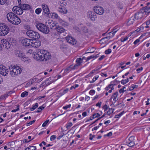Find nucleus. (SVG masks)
Returning <instances> with one entry per match:
<instances>
[{"label":"nucleus","instance_id":"nucleus-39","mask_svg":"<svg viewBox=\"0 0 150 150\" xmlns=\"http://www.w3.org/2000/svg\"><path fill=\"white\" fill-rule=\"evenodd\" d=\"M44 108V107L42 106L39 107V108H38V110H37L36 112H41V111Z\"/></svg>","mask_w":150,"mask_h":150},{"label":"nucleus","instance_id":"nucleus-10","mask_svg":"<svg viewBox=\"0 0 150 150\" xmlns=\"http://www.w3.org/2000/svg\"><path fill=\"white\" fill-rule=\"evenodd\" d=\"M66 41L70 44L74 45L76 44V40L70 35H68L66 37Z\"/></svg>","mask_w":150,"mask_h":150},{"label":"nucleus","instance_id":"nucleus-60","mask_svg":"<svg viewBox=\"0 0 150 150\" xmlns=\"http://www.w3.org/2000/svg\"><path fill=\"white\" fill-rule=\"evenodd\" d=\"M126 90H125L123 88H121L119 90V92L120 93H123Z\"/></svg>","mask_w":150,"mask_h":150},{"label":"nucleus","instance_id":"nucleus-40","mask_svg":"<svg viewBox=\"0 0 150 150\" xmlns=\"http://www.w3.org/2000/svg\"><path fill=\"white\" fill-rule=\"evenodd\" d=\"M71 67V66H69L68 68H66V71L67 70H71L72 69H75L76 67V66H73L72 67Z\"/></svg>","mask_w":150,"mask_h":150},{"label":"nucleus","instance_id":"nucleus-30","mask_svg":"<svg viewBox=\"0 0 150 150\" xmlns=\"http://www.w3.org/2000/svg\"><path fill=\"white\" fill-rule=\"evenodd\" d=\"M95 50V48L94 47H92L91 48H90L87 50V51L88 52H86V53H93L94 52Z\"/></svg>","mask_w":150,"mask_h":150},{"label":"nucleus","instance_id":"nucleus-13","mask_svg":"<svg viewBox=\"0 0 150 150\" xmlns=\"http://www.w3.org/2000/svg\"><path fill=\"white\" fill-rule=\"evenodd\" d=\"M32 40L27 38H25L22 40L21 43L25 47H28L31 45Z\"/></svg>","mask_w":150,"mask_h":150},{"label":"nucleus","instance_id":"nucleus-3","mask_svg":"<svg viewBox=\"0 0 150 150\" xmlns=\"http://www.w3.org/2000/svg\"><path fill=\"white\" fill-rule=\"evenodd\" d=\"M22 71L19 66H13L10 69V74L12 77H16L20 74Z\"/></svg>","mask_w":150,"mask_h":150},{"label":"nucleus","instance_id":"nucleus-61","mask_svg":"<svg viewBox=\"0 0 150 150\" xmlns=\"http://www.w3.org/2000/svg\"><path fill=\"white\" fill-rule=\"evenodd\" d=\"M5 98V95H3L1 96L0 98V100H3Z\"/></svg>","mask_w":150,"mask_h":150},{"label":"nucleus","instance_id":"nucleus-25","mask_svg":"<svg viewBox=\"0 0 150 150\" xmlns=\"http://www.w3.org/2000/svg\"><path fill=\"white\" fill-rule=\"evenodd\" d=\"M59 11L62 13H65V8L62 4L59 8Z\"/></svg>","mask_w":150,"mask_h":150},{"label":"nucleus","instance_id":"nucleus-21","mask_svg":"<svg viewBox=\"0 0 150 150\" xmlns=\"http://www.w3.org/2000/svg\"><path fill=\"white\" fill-rule=\"evenodd\" d=\"M55 29L58 32L61 33L64 32L65 31V29L59 26L56 27Z\"/></svg>","mask_w":150,"mask_h":150},{"label":"nucleus","instance_id":"nucleus-57","mask_svg":"<svg viewBox=\"0 0 150 150\" xmlns=\"http://www.w3.org/2000/svg\"><path fill=\"white\" fill-rule=\"evenodd\" d=\"M65 38H61L60 40L61 44H63V43L65 41Z\"/></svg>","mask_w":150,"mask_h":150},{"label":"nucleus","instance_id":"nucleus-18","mask_svg":"<svg viewBox=\"0 0 150 150\" xmlns=\"http://www.w3.org/2000/svg\"><path fill=\"white\" fill-rule=\"evenodd\" d=\"M14 53L16 57L21 58L23 57L24 54L22 51L17 50H14Z\"/></svg>","mask_w":150,"mask_h":150},{"label":"nucleus","instance_id":"nucleus-8","mask_svg":"<svg viewBox=\"0 0 150 150\" xmlns=\"http://www.w3.org/2000/svg\"><path fill=\"white\" fill-rule=\"evenodd\" d=\"M12 11L14 13L19 15L22 14L23 13V10L20 6H14L12 8Z\"/></svg>","mask_w":150,"mask_h":150},{"label":"nucleus","instance_id":"nucleus-37","mask_svg":"<svg viewBox=\"0 0 150 150\" xmlns=\"http://www.w3.org/2000/svg\"><path fill=\"white\" fill-rule=\"evenodd\" d=\"M41 11L42 9L41 8H37L35 10V13L37 14H39Z\"/></svg>","mask_w":150,"mask_h":150},{"label":"nucleus","instance_id":"nucleus-1","mask_svg":"<svg viewBox=\"0 0 150 150\" xmlns=\"http://www.w3.org/2000/svg\"><path fill=\"white\" fill-rule=\"evenodd\" d=\"M33 57L37 60L47 61L50 58L51 54L47 51L38 49L36 53L35 52Z\"/></svg>","mask_w":150,"mask_h":150},{"label":"nucleus","instance_id":"nucleus-54","mask_svg":"<svg viewBox=\"0 0 150 150\" xmlns=\"http://www.w3.org/2000/svg\"><path fill=\"white\" fill-rule=\"evenodd\" d=\"M72 124L71 122H70L68 123L67 125L66 126V128L69 129L70 127L72 126Z\"/></svg>","mask_w":150,"mask_h":150},{"label":"nucleus","instance_id":"nucleus-12","mask_svg":"<svg viewBox=\"0 0 150 150\" xmlns=\"http://www.w3.org/2000/svg\"><path fill=\"white\" fill-rule=\"evenodd\" d=\"M8 72V68H7L6 66L0 67V74L4 76H6Z\"/></svg>","mask_w":150,"mask_h":150},{"label":"nucleus","instance_id":"nucleus-44","mask_svg":"<svg viewBox=\"0 0 150 150\" xmlns=\"http://www.w3.org/2000/svg\"><path fill=\"white\" fill-rule=\"evenodd\" d=\"M111 52V50L110 49H108L105 51V53L106 54H109Z\"/></svg>","mask_w":150,"mask_h":150},{"label":"nucleus","instance_id":"nucleus-48","mask_svg":"<svg viewBox=\"0 0 150 150\" xmlns=\"http://www.w3.org/2000/svg\"><path fill=\"white\" fill-rule=\"evenodd\" d=\"M101 68V67H100L99 68H96V69H93L92 71H91V73H93V74L96 71H97L98 70H99Z\"/></svg>","mask_w":150,"mask_h":150},{"label":"nucleus","instance_id":"nucleus-56","mask_svg":"<svg viewBox=\"0 0 150 150\" xmlns=\"http://www.w3.org/2000/svg\"><path fill=\"white\" fill-rule=\"evenodd\" d=\"M95 93V91L93 90H91L89 92V93L91 95H93Z\"/></svg>","mask_w":150,"mask_h":150},{"label":"nucleus","instance_id":"nucleus-22","mask_svg":"<svg viewBox=\"0 0 150 150\" xmlns=\"http://www.w3.org/2000/svg\"><path fill=\"white\" fill-rule=\"evenodd\" d=\"M143 16V13H137L135 15L134 18L137 20L141 18Z\"/></svg>","mask_w":150,"mask_h":150},{"label":"nucleus","instance_id":"nucleus-33","mask_svg":"<svg viewBox=\"0 0 150 150\" xmlns=\"http://www.w3.org/2000/svg\"><path fill=\"white\" fill-rule=\"evenodd\" d=\"M56 25L54 22H52L51 24L49 25L51 28H54V29H55V28L56 27Z\"/></svg>","mask_w":150,"mask_h":150},{"label":"nucleus","instance_id":"nucleus-45","mask_svg":"<svg viewBox=\"0 0 150 150\" xmlns=\"http://www.w3.org/2000/svg\"><path fill=\"white\" fill-rule=\"evenodd\" d=\"M99 76H96L95 78H93L92 81L90 82V83H92L94 82L95 81H96L97 79L98 78Z\"/></svg>","mask_w":150,"mask_h":150},{"label":"nucleus","instance_id":"nucleus-19","mask_svg":"<svg viewBox=\"0 0 150 150\" xmlns=\"http://www.w3.org/2000/svg\"><path fill=\"white\" fill-rule=\"evenodd\" d=\"M117 31V30L116 29H114L112 31L109 33L108 34L110 36L106 37L105 38H103V39L108 38H109V39H110V37H112L114 35L115 33Z\"/></svg>","mask_w":150,"mask_h":150},{"label":"nucleus","instance_id":"nucleus-14","mask_svg":"<svg viewBox=\"0 0 150 150\" xmlns=\"http://www.w3.org/2000/svg\"><path fill=\"white\" fill-rule=\"evenodd\" d=\"M1 43L2 45V47H3L7 49H8L11 47V45L10 43L5 39L1 40Z\"/></svg>","mask_w":150,"mask_h":150},{"label":"nucleus","instance_id":"nucleus-41","mask_svg":"<svg viewBox=\"0 0 150 150\" xmlns=\"http://www.w3.org/2000/svg\"><path fill=\"white\" fill-rule=\"evenodd\" d=\"M29 150H36V148L35 146H29L28 147Z\"/></svg>","mask_w":150,"mask_h":150},{"label":"nucleus","instance_id":"nucleus-11","mask_svg":"<svg viewBox=\"0 0 150 150\" xmlns=\"http://www.w3.org/2000/svg\"><path fill=\"white\" fill-rule=\"evenodd\" d=\"M87 16L88 18H90L92 21H95L96 18L97 17L95 13L90 11L88 12Z\"/></svg>","mask_w":150,"mask_h":150},{"label":"nucleus","instance_id":"nucleus-36","mask_svg":"<svg viewBox=\"0 0 150 150\" xmlns=\"http://www.w3.org/2000/svg\"><path fill=\"white\" fill-rule=\"evenodd\" d=\"M38 106V104L37 103H35V105H34L32 108H30V110L31 111H33L37 108Z\"/></svg>","mask_w":150,"mask_h":150},{"label":"nucleus","instance_id":"nucleus-58","mask_svg":"<svg viewBox=\"0 0 150 150\" xmlns=\"http://www.w3.org/2000/svg\"><path fill=\"white\" fill-rule=\"evenodd\" d=\"M111 85L109 84L108 86L106 87L105 89L106 91H108L109 89L111 88Z\"/></svg>","mask_w":150,"mask_h":150},{"label":"nucleus","instance_id":"nucleus-59","mask_svg":"<svg viewBox=\"0 0 150 150\" xmlns=\"http://www.w3.org/2000/svg\"><path fill=\"white\" fill-rule=\"evenodd\" d=\"M143 69L142 67H141L140 68H138L137 69V71H138V73H139L141 71H142Z\"/></svg>","mask_w":150,"mask_h":150},{"label":"nucleus","instance_id":"nucleus-2","mask_svg":"<svg viewBox=\"0 0 150 150\" xmlns=\"http://www.w3.org/2000/svg\"><path fill=\"white\" fill-rule=\"evenodd\" d=\"M6 18L9 22L14 25H18L21 22L20 18L14 13L10 12L6 15Z\"/></svg>","mask_w":150,"mask_h":150},{"label":"nucleus","instance_id":"nucleus-17","mask_svg":"<svg viewBox=\"0 0 150 150\" xmlns=\"http://www.w3.org/2000/svg\"><path fill=\"white\" fill-rule=\"evenodd\" d=\"M43 11L45 13L47 14L50 13V10L48 7L47 5L45 4H43L42 5Z\"/></svg>","mask_w":150,"mask_h":150},{"label":"nucleus","instance_id":"nucleus-15","mask_svg":"<svg viewBox=\"0 0 150 150\" xmlns=\"http://www.w3.org/2000/svg\"><path fill=\"white\" fill-rule=\"evenodd\" d=\"M41 42L39 40H32L31 42V46L34 47H38L40 46Z\"/></svg>","mask_w":150,"mask_h":150},{"label":"nucleus","instance_id":"nucleus-7","mask_svg":"<svg viewBox=\"0 0 150 150\" xmlns=\"http://www.w3.org/2000/svg\"><path fill=\"white\" fill-rule=\"evenodd\" d=\"M134 136H131L128 139H126L125 143L129 146H133L135 144L134 142Z\"/></svg>","mask_w":150,"mask_h":150},{"label":"nucleus","instance_id":"nucleus-55","mask_svg":"<svg viewBox=\"0 0 150 150\" xmlns=\"http://www.w3.org/2000/svg\"><path fill=\"white\" fill-rule=\"evenodd\" d=\"M103 109H104V111H106L108 108V106L105 104L103 107Z\"/></svg>","mask_w":150,"mask_h":150},{"label":"nucleus","instance_id":"nucleus-35","mask_svg":"<svg viewBox=\"0 0 150 150\" xmlns=\"http://www.w3.org/2000/svg\"><path fill=\"white\" fill-rule=\"evenodd\" d=\"M52 18L57 19L59 16L56 13H52Z\"/></svg>","mask_w":150,"mask_h":150},{"label":"nucleus","instance_id":"nucleus-49","mask_svg":"<svg viewBox=\"0 0 150 150\" xmlns=\"http://www.w3.org/2000/svg\"><path fill=\"white\" fill-rule=\"evenodd\" d=\"M94 57L95 56L93 55L87 58L86 59V61H87L91 59L94 58Z\"/></svg>","mask_w":150,"mask_h":150},{"label":"nucleus","instance_id":"nucleus-63","mask_svg":"<svg viewBox=\"0 0 150 150\" xmlns=\"http://www.w3.org/2000/svg\"><path fill=\"white\" fill-rule=\"evenodd\" d=\"M101 104V102H98L96 104V106H98L99 108L100 107Z\"/></svg>","mask_w":150,"mask_h":150},{"label":"nucleus","instance_id":"nucleus-9","mask_svg":"<svg viewBox=\"0 0 150 150\" xmlns=\"http://www.w3.org/2000/svg\"><path fill=\"white\" fill-rule=\"evenodd\" d=\"M94 10L96 13L100 15H102L104 12L103 8L99 6L94 7Z\"/></svg>","mask_w":150,"mask_h":150},{"label":"nucleus","instance_id":"nucleus-5","mask_svg":"<svg viewBox=\"0 0 150 150\" xmlns=\"http://www.w3.org/2000/svg\"><path fill=\"white\" fill-rule=\"evenodd\" d=\"M9 31V28L4 23H0V35L4 36Z\"/></svg>","mask_w":150,"mask_h":150},{"label":"nucleus","instance_id":"nucleus-28","mask_svg":"<svg viewBox=\"0 0 150 150\" xmlns=\"http://www.w3.org/2000/svg\"><path fill=\"white\" fill-rule=\"evenodd\" d=\"M61 129L62 130V133L59 135V136L57 138V139H60L62 137H63L65 135L64 132H65V130L64 129H63V128H61Z\"/></svg>","mask_w":150,"mask_h":150},{"label":"nucleus","instance_id":"nucleus-52","mask_svg":"<svg viewBox=\"0 0 150 150\" xmlns=\"http://www.w3.org/2000/svg\"><path fill=\"white\" fill-rule=\"evenodd\" d=\"M65 44H61L60 45V49L62 50H64L65 49Z\"/></svg>","mask_w":150,"mask_h":150},{"label":"nucleus","instance_id":"nucleus-16","mask_svg":"<svg viewBox=\"0 0 150 150\" xmlns=\"http://www.w3.org/2000/svg\"><path fill=\"white\" fill-rule=\"evenodd\" d=\"M19 6L21 8L22 10H27L31 8V6L29 5L24 4L21 3H20Z\"/></svg>","mask_w":150,"mask_h":150},{"label":"nucleus","instance_id":"nucleus-24","mask_svg":"<svg viewBox=\"0 0 150 150\" xmlns=\"http://www.w3.org/2000/svg\"><path fill=\"white\" fill-rule=\"evenodd\" d=\"M134 21V19L133 17H131L127 22V25H132Z\"/></svg>","mask_w":150,"mask_h":150},{"label":"nucleus","instance_id":"nucleus-26","mask_svg":"<svg viewBox=\"0 0 150 150\" xmlns=\"http://www.w3.org/2000/svg\"><path fill=\"white\" fill-rule=\"evenodd\" d=\"M143 9L144 12L146 13H147V14L150 13V6H146L143 8Z\"/></svg>","mask_w":150,"mask_h":150},{"label":"nucleus","instance_id":"nucleus-43","mask_svg":"<svg viewBox=\"0 0 150 150\" xmlns=\"http://www.w3.org/2000/svg\"><path fill=\"white\" fill-rule=\"evenodd\" d=\"M49 120H47L45 121L42 124V127H45L46 125H47V124L49 122Z\"/></svg>","mask_w":150,"mask_h":150},{"label":"nucleus","instance_id":"nucleus-38","mask_svg":"<svg viewBox=\"0 0 150 150\" xmlns=\"http://www.w3.org/2000/svg\"><path fill=\"white\" fill-rule=\"evenodd\" d=\"M124 111H123L119 114L115 116V117L116 118H119L124 113Z\"/></svg>","mask_w":150,"mask_h":150},{"label":"nucleus","instance_id":"nucleus-20","mask_svg":"<svg viewBox=\"0 0 150 150\" xmlns=\"http://www.w3.org/2000/svg\"><path fill=\"white\" fill-rule=\"evenodd\" d=\"M54 77H51L48 78L46 81V82L47 83L46 84L48 85L55 81V80H54Z\"/></svg>","mask_w":150,"mask_h":150},{"label":"nucleus","instance_id":"nucleus-42","mask_svg":"<svg viewBox=\"0 0 150 150\" xmlns=\"http://www.w3.org/2000/svg\"><path fill=\"white\" fill-rule=\"evenodd\" d=\"M100 116V115L98 113H97L96 114L95 113L93 115V117L92 118H94L96 117H98Z\"/></svg>","mask_w":150,"mask_h":150},{"label":"nucleus","instance_id":"nucleus-4","mask_svg":"<svg viewBox=\"0 0 150 150\" xmlns=\"http://www.w3.org/2000/svg\"><path fill=\"white\" fill-rule=\"evenodd\" d=\"M37 28L40 31L45 34H48L50 31L49 28L47 26L42 23L37 24Z\"/></svg>","mask_w":150,"mask_h":150},{"label":"nucleus","instance_id":"nucleus-51","mask_svg":"<svg viewBox=\"0 0 150 150\" xmlns=\"http://www.w3.org/2000/svg\"><path fill=\"white\" fill-rule=\"evenodd\" d=\"M6 1L7 0H0V4H4L6 2Z\"/></svg>","mask_w":150,"mask_h":150},{"label":"nucleus","instance_id":"nucleus-46","mask_svg":"<svg viewBox=\"0 0 150 150\" xmlns=\"http://www.w3.org/2000/svg\"><path fill=\"white\" fill-rule=\"evenodd\" d=\"M35 120H33V121L30 122H29L27 124V126H30V125H31L33 123L35 122Z\"/></svg>","mask_w":150,"mask_h":150},{"label":"nucleus","instance_id":"nucleus-31","mask_svg":"<svg viewBox=\"0 0 150 150\" xmlns=\"http://www.w3.org/2000/svg\"><path fill=\"white\" fill-rule=\"evenodd\" d=\"M28 95V92L26 91H25L21 94V96L22 97H24L27 96Z\"/></svg>","mask_w":150,"mask_h":150},{"label":"nucleus","instance_id":"nucleus-62","mask_svg":"<svg viewBox=\"0 0 150 150\" xmlns=\"http://www.w3.org/2000/svg\"><path fill=\"white\" fill-rule=\"evenodd\" d=\"M112 135V133L111 132H110L108 133L107 134L105 135V136H111Z\"/></svg>","mask_w":150,"mask_h":150},{"label":"nucleus","instance_id":"nucleus-29","mask_svg":"<svg viewBox=\"0 0 150 150\" xmlns=\"http://www.w3.org/2000/svg\"><path fill=\"white\" fill-rule=\"evenodd\" d=\"M76 64L78 65H81V63L83 62L82 59L81 58H79L76 59Z\"/></svg>","mask_w":150,"mask_h":150},{"label":"nucleus","instance_id":"nucleus-6","mask_svg":"<svg viewBox=\"0 0 150 150\" xmlns=\"http://www.w3.org/2000/svg\"><path fill=\"white\" fill-rule=\"evenodd\" d=\"M27 35L30 38L36 39L40 38V35L38 32L31 30H28L26 32Z\"/></svg>","mask_w":150,"mask_h":150},{"label":"nucleus","instance_id":"nucleus-23","mask_svg":"<svg viewBox=\"0 0 150 150\" xmlns=\"http://www.w3.org/2000/svg\"><path fill=\"white\" fill-rule=\"evenodd\" d=\"M118 95V93L117 92H116L113 93L112 95L111 96L110 99L113 98V100L115 101L117 100H118L117 98V96Z\"/></svg>","mask_w":150,"mask_h":150},{"label":"nucleus","instance_id":"nucleus-32","mask_svg":"<svg viewBox=\"0 0 150 150\" xmlns=\"http://www.w3.org/2000/svg\"><path fill=\"white\" fill-rule=\"evenodd\" d=\"M114 110V109L109 108L108 111L107 112V115H110L111 113H112Z\"/></svg>","mask_w":150,"mask_h":150},{"label":"nucleus","instance_id":"nucleus-50","mask_svg":"<svg viewBox=\"0 0 150 150\" xmlns=\"http://www.w3.org/2000/svg\"><path fill=\"white\" fill-rule=\"evenodd\" d=\"M128 39V37L127 36L125 37V38H122L121 39V41L122 42H124L126 41Z\"/></svg>","mask_w":150,"mask_h":150},{"label":"nucleus","instance_id":"nucleus-27","mask_svg":"<svg viewBox=\"0 0 150 150\" xmlns=\"http://www.w3.org/2000/svg\"><path fill=\"white\" fill-rule=\"evenodd\" d=\"M21 58L23 61L26 63H29L30 62V59L28 57H25L24 54L23 57Z\"/></svg>","mask_w":150,"mask_h":150},{"label":"nucleus","instance_id":"nucleus-34","mask_svg":"<svg viewBox=\"0 0 150 150\" xmlns=\"http://www.w3.org/2000/svg\"><path fill=\"white\" fill-rule=\"evenodd\" d=\"M129 81V79H128V78L126 79L125 80H122L121 81V83L122 84L124 85V84H125L126 83L128 82Z\"/></svg>","mask_w":150,"mask_h":150},{"label":"nucleus","instance_id":"nucleus-47","mask_svg":"<svg viewBox=\"0 0 150 150\" xmlns=\"http://www.w3.org/2000/svg\"><path fill=\"white\" fill-rule=\"evenodd\" d=\"M56 136L55 135H52L51 136L50 140L51 141L54 140L56 138Z\"/></svg>","mask_w":150,"mask_h":150},{"label":"nucleus","instance_id":"nucleus-53","mask_svg":"<svg viewBox=\"0 0 150 150\" xmlns=\"http://www.w3.org/2000/svg\"><path fill=\"white\" fill-rule=\"evenodd\" d=\"M38 79L36 77H34L33 79L32 80V81H31L32 84L33 83V82L37 81Z\"/></svg>","mask_w":150,"mask_h":150},{"label":"nucleus","instance_id":"nucleus-64","mask_svg":"<svg viewBox=\"0 0 150 150\" xmlns=\"http://www.w3.org/2000/svg\"><path fill=\"white\" fill-rule=\"evenodd\" d=\"M33 53V50H29L27 52V54H31Z\"/></svg>","mask_w":150,"mask_h":150}]
</instances>
